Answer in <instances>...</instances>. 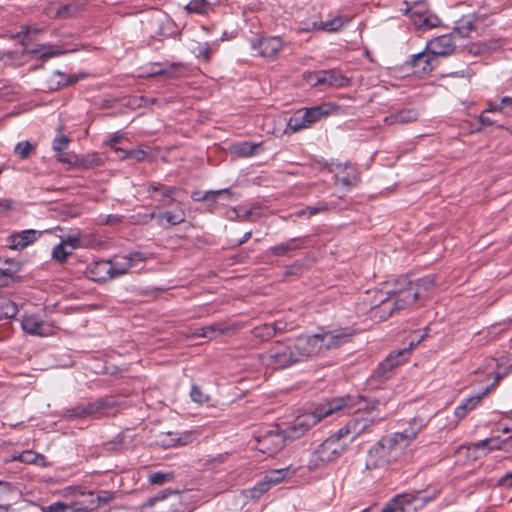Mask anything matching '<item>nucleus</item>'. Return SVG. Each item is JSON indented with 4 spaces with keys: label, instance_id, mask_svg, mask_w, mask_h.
<instances>
[{
    "label": "nucleus",
    "instance_id": "obj_1",
    "mask_svg": "<svg viewBox=\"0 0 512 512\" xmlns=\"http://www.w3.org/2000/svg\"><path fill=\"white\" fill-rule=\"evenodd\" d=\"M379 400H368L363 396H346L333 398L319 404L312 412L298 416L286 429H283L286 440H294L303 436L311 427L323 418L335 413L350 415L360 411H372Z\"/></svg>",
    "mask_w": 512,
    "mask_h": 512
},
{
    "label": "nucleus",
    "instance_id": "obj_2",
    "mask_svg": "<svg viewBox=\"0 0 512 512\" xmlns=\"http://www.w3.org/2000/svg\"><path fill=\"white\" fill-rule=\"evenodd\" d=\"M417 434L418 430L410 428L382 437L368 450L366 468L379 469L397 462L403 455L405 447Z\"/></svg>",
    "mask_w": 512,
    "mask_h": 512
},
{
    "label": "nucleus",
    "instance_id": "obj_3",
    "mask_svg": "<svg viewBox=\"0 0 512 512\" xmlns=\"http://www.w3.org/2000/svg\"><path fill=\"white\" fill-rule=\"evenodd\" d=\"M311 357V344L305 335L286 341H276L261 355L263 364L273 369H285Z\"/></svg>",
    "mask_w": 512,
    "mask_h": 512
},
{
    "label": "nucleus",
    "instance_id": "obj_4",
    "mask_svg": "<svg viewBox=\"0 0 512 512\" xmlns=\"http://www.w3.org/2000/svg\"><path fill=\"white\" fill-rule=\"evenodd\" d=\"M419 297V291L414 282L406 277L399 278L387 294H379L377 303H383L382 318H389L394 312L406 309L413 305Z\"/></svg>",
    "mask_w": 512,
    "mask_h": 512
},
{
    "label": "nucleus",
    "instance_id": "obj_5",
    "mask_svg": "<svg viewBox=\"0 0 512 512\" xmlns=\"http://www.w3.org/2000/svg\"><path fill=\"white\" fill-rule=\"evenodd\" d=\"M355 334V330L351 328H338L333 330H323L314 335H305L308 342L311 344V356L341 347L342 345L351 341Z\"/></svg>",
    "mask_w": 512,
    "mask_h": 512
},
{
    "label": "nucleus",
    "instance_id": "obj_6",
    "mask_svg": "<svg viewBox=\"0 0 512 512\" xmlns=\"http://www.w3.org/2000/svg\"><path fill=\"white\" fill-rule=\"evenodd\" d=\"M254 439L256 441L255 449L269 456L279 452L286 441L285 435L278 425L255 435Z\"/></svg>",
    "mask_w": 512,
    "mask_h": 512
},
{
    "label": "nucleus",
    "instance_id": "obj_7",
    "mask_svg": "<svg viewBox=\"0 0 512 512\" xmlns=\"http://www.w3.org/2000/svg\"><path fill=\"white\" fill-rule=\"evenodd\" d=\"M114 407V403L108 398H98L88 403H80L65 410V417L68 419L97 418L103 411Z\"/></svg>",
    "mask_w": 512,
    "mask_h": 512
},
{
    "label": "nucleus",
    "instance_id": "obj_8",
    "mask_svg": "<svg viewBox=\"0 0 512 512\" xmlns=\"http://www.w3.org/2000/svg\"><path fill=\"white\" fill-rule=\"evenodd\" d=\"M348 446L347 442H335L333 439H325L313 452L311 464L315 467L323 466L338 459Z\"/></svg>",
    "mask_w": 512,
    "mask_h": 512
},
{
    "label": "nucleus",
    "instance_id": "obj_9",
    "mask_svg": "<svg viewBox=\"0 0 512 512\" xmlns=\"http://www.w3.org/2000/svg\"><path fill=\"white\" fill-rule=\"evenodd\" d=\"M294 474L295 469H291L290 466L282 469L269 471L268 473H266L264 478L253 487L252 496H260L261 494L267 492L270 489L271 485L278 484L281 481L292 477Z\"/></svg>",
    "mask_w": 512,
    "mask_h": 512
},
{
    "label": "nucleus",
    "instance_id": "obj_10",
    "mask_svg": "<svg viewBox=\"0 0 512 512\" xmlns=\"http://www.w3.org/2000/svg\"><path fill=\"white\" fill-rule=\"evenodd\" d=\"M439 64L436 56L431 50L421 51L414 54L410 60L406 61L405 65L410 67L414 74H428L432 72Z\"/></svg>",
    "mask_w": 512,
    "mask_h": 512
},
{
    "label": "nucleus",
    "instance_id": "obj_11",
    "mask_svg": "<svg viewBox=\"0 0 512 512\" xmlns=\"http://www.w3.org/2000/svg\"><path fill=\"white\" fill-rule=\"evenodd\" d=\"M407 349L398 351L396 355L389 354L382 362L379 363L370 377V381L384 382L390 379L393 375V370L399 366L403 361V355Z\"/></svg>",
    "mask_w": 512,
    "mask_h": 512
},
{
    "label": "nucleus",
    "instance_id": "obj_12",
    "mask_svg": "<svg viewBox=\"0 0 512 512\" xmlns=\"http://www.w3.org/2000/svg\"><path fill=\"white\" fill-rule=\"evenodd\" d=\"M251 47L261 57L274 58L283 48V41L278 36L264 37L254 40Z\"/></svg>",
    "mask_w": 512,
    "mask_h": 512
},
{
    "label": "nucleus",
    "instance_id": "obj_13",
    "mask_svg": "<svg viewBox=\"0 0 512 512\" xmlns=\"http://www.w3.org/2000/svg\"><path fill=\"white\" fill-rule=\"evenodd\" d=\"M420 491L415 494L403 493L394 496L384 507V512H397L406 511V506L412 504L416 500L420 499ZM438 492H435L431 497L421 498L422 504L427 503L436 498Z\"/></svg>",
    "mask_w": 512,
    "mask_h": 512
},
{
    "label": "nucleus",
    "instance_id": "obj_14",
    "mask_svg": "<svg viewBox=\"0 0 512 512\" xmlns=\"http://www.w3.org/2000/svg\"><path fill=\"white\" fill-rule=\"evenodd\" d=\"M454 33L435 37L427 43V49L438 59L439 56H448L455 50Z\"/></svg>",
    "mask_w": 512,
    "mask_h": 512
},
{
    "label": "nucleus",
    "instance_id": "obj_15",
    "mask_svg": "<svg viewBox=\"0 0 512 512\" xmlns=\"http://www.w3.org/2000/svg\"><path fill=\"white\" fill-rule=\"evenodd\" d=\"M379 294H387V290H379V289H371L364 292L362 296L363 303L368 307V311L370 313V317L373 319H377L378 321H385L388 318H382L384 315L383 311V303H377L379 299Z\"/></svg>",
    "mask_w": 512,
    "mask_h": 512
},
{
    "label": "nucleus",
    "instance_id": "obj_16",
    "mask_svg": "<svg viewBox=\"0 0 512 512\" xmlns=\"http://www.w3.org/2000/svg\"><path fill=\"white\" fill-rule=\"evenodd\" d=\"M308 236L296 237L282 242L269 249V253L273 256H290L296 250L306 247Z\"/></svg>",
    "mask_w": 512,
    "mask_h": 512
},
{
    "label": "nucleus",
    "instance_id": "obj_17",
    "mask_svg": "<svg viewBox=\"0 0 512 512\" xmlns=\"http://www.w3.org/2000/svg\"><path fill=\"white\" fill-rule=\"evenodd\" d=\"M185 220L186 214L184 209L180 206V203H178L173 210H167L157 214V224L164 228L182 224Z\"/></svg>",
    "mask_w": 512,
    "mask_h": 512
},
{
    "label": "nucleus",
    "instance_id": "obj_18",
    "mask_svg": "<svg viewBox=\"0 0 512 512\" xmlns=\"http://www.w3.org/2000/svg\"><path fill=\"white\" fill-rule=\"evenodd\" d=\"M286 330V323L282 321L274 323H265L253 328L251 331L254 338L261 341H268L275 335L283 333Z\"/></svg>",
    "mask_w": 512,
    "mask_h": 512
},
{
    "label": "nucleus",
    "instance_id": "obj_19",
    "mask_svg": "<svg viewBox=\"0 0 512 512\" xmlns=\"http://www.w3.org/2000/svg\"><path fill=\"white\" fill-rule=\"evenodd\" d=\"M85 74L78 75H67L61 71H55L52 76L48 79L47 88L50 91H56L67 86H71L77 83L80 79H83Z\"/></svg>",
    "mask_w": 512,
    "mask_h": 512
},
{
    "label": "nucleus",
    "instance_id": "obj_20",
    "mask_svg": "<svg viewBox=\"0 0 512 512\" xmlns=\"http://www.w3.org/2000/svg\"><path fill=\"white\" fill-rule=\"evenodd\" d=\"M111 260H101L93 263L87 269L89 277L98 283H104L112 279Z\"/></svg>",
    "mask_w": 512,
    "mask_h": 512
},
{
    "label": "nucleus",
    "instance_id": "obj_21",
    "mask_svg": "<svg viewBox=\"0 0 512 512\" xmlns=\"http://www.w3.org/2000/svg\"><path fill=\"white\" fill-rule=\"evenodd\" d=\"M22 329L35 336H47L49 334V327L36 315L25 316L21 321Z\"/></svg>",
    "mask_w": 512,
    "mask_h": 512
},
{
    "label": "nucleus",
    "instance_id": "obj_22",
    "mask_svg": "<svg viewBox=\"0 0 512 512\" xmlns=\"http://www.w3.org/2000/svg\"><path fill=\"white\" fill-rule=\"evenodd\" d=\"M148 190L159 193L162 198L168 199L167 202H162L161 204L157 205L155 209H161L163 207L170 206L172 203L175 202V196L179 192V188L175 186H167L165 184L159 183V182H151L148 184Z\"/></svg>",
    "mask_w": 512,
    "mask_h": 512
},
{
    "label": "nucleus",
    "instance_id": "obj_23",
    "mask_svg": "<svg viewBox=\"0 0 512 512\" xmlns=\"http://www.w3.org/2000/svg\"><path fill=\"white\" fill-rule=\"evenodd\" d=\"M40 235L41 232L32 229L15 233L9 237L10 248L23 249L36 241Z\"/></svg>",
    "mask_w": 512,
    "mask_h": 512
},
{
    "label": "nucleus",
    "instance_id": "obj_24",
    "mask_svg": "<svg viewBox=\"0 0 512 512\" xmlns=\"http://www.w3.org/2000/svg\"><path fill=\"white\" fill-rule=\"evenodd\" d=\"M322 86L341 88L349 84V79L339 70H320Z\"/></svg>",
    "mask_w": 512,
    "mask_h": 512
},
{
    "label": "nucleus",
    "instance_id": "obj_25",
    "mask_svg": "<svg viewBox=\"0 0 512 512\" xmlns=\"http://www.w3.org/2000/svg\"><path fill=\"white\" fill-rule=\"evenodd\" d=\"M374 423V418H363L360 416L351 418L348 421V427H351L352 430V437L350 442H352L357 436L366 432Z\"/></svg>",
    "mask_w": 512,
    "mask_h": 512
},
{
    "label": "nucleus",
    "instance_id": "obj_26",
    "mask_svg": "<svg viewBox=\"0 0 512 512\" xmlns=\"http://www.w3.org/2000/svg\"><path fill=\"white\" fill-rule=\"evenodd\" d=\"M45 30V27H40L38 25H22L14 38L21 39L20 44L27 47L32 41V36L43 33Z\"/></svg>",
    "mask_w": 512,
    "mask_h": 512
},
{
    "label": "nucleus",
    "instance_id": "obj_27",
    "mask_svg": "<svg viewBox=\"0 0 512 512\" xmlns=\"http://www.w3.org/2000/svg\"><path fill=\"white\" fill-rule=\"evenodd\" d=\"M261 143L243 141L232 146L231 152L238 157H250L259 153Z\"/></svg>",
    "mask_w": 512,
    "mask_h": 512
},
{
    "label": "nucleus",
    "instance_id": "obj_28",
    "mask_svg": "<svg viewBox=\"0 0 512 512\" xmlns=\"http://www.w3.org/2000/svg\"><path fill=\"white\" fill-rule=\"evenodd\" d=\"M418 113L413 109H405L391 114L385 118L387 124H405L417 120Z\"/></svg>",
    "mask_w": 512,
    "mask_h": 512
},
{
    "label": "nucleus",
    "instance_id": "obj_29",
    "mask_svg": "<svg viewBox=\"0 0 512 512\" xmlns=\"http://www.w3.org/2000/svg\"><path fill=\"white\" fill-rule=\"evenodd\" d=\"M217 195H225L227 200H232L234 193L228 188L220 190H209L206 192L193 191L191 193V198L195 202H201L209 199L214 200L215 196Z\"/></svg>",
    "mask_w": 512,
    "mask_h": 512
},
{
    "label": "nucleus",
    "instance_id": "obj_30",
    "mask_svg": "<svg viewBox=\"0 0 512 512\" xmlns=\"http://www.w3.org/2000/svg\"><path fill=\"white\" fill-rule=\"evenodd\" d=\"M483 392L477 396H471L466 398L460 405H458L455 409V416L458 418H464L466 414L473 410L485 397Z\"/></svg>",
    "mask_w": 512,
    "mask_h": 512
},
{
    "label": "nucleus",
    "instance_id": "obj_31",
    "mask_svg": "<svg viewBox=\"0 0 512 512\" xmlns=\"http://www.w3.org/2000/svg\"><path fill=\"white\" fill-rule=\"evenodd\" d=\"M236 328H237L236 325L226 326L221 323H215V324L201 328L200 329L201 333H199L198 335L201 337H204V338L212 339L217 334H226L231 330H235Z\"/></svg>",
    "mask_w": 512,
    "mask_h": 512
},
{
    "label": "nucleus",
    "instance_id": "obj_32",
    "mask_svg": "<svg viewBox=\"0 0 512 512\" xmlns=\"http://www.w3.org/2000/svg\"><path fill=\"white\" fill-rule=\"evenodd\" d=\"M83 9V5L79 2L62 3L58 8V19H70L76 17Z\"/></svg>",
    "mask_w": 512,
    "mask_h": 512
},
{
    "label": "nucleus",
    "instance_id": "obj_33",
    "mask_svg": "<svg viewBox=\"0 0 512 512\" xmlns=\"http://www.w3.org/2000/svg\"><path fill=\"white\" fill-rule=\"evenodd\" d=\"M302 114L303 117L306 118L304 121L308 122L311 125L319 121L322 117L327 116L329 114V110L326 104H322L319 106L306 108Z\"/></svg>",
    "mask_w": 512,
    "mask_h": 512
},
{
    "label": "nucleus",
    "instance_id": "obj_34",
    "mask_svg": "<svg viewBox=\"0 0 512 512\" xmlns=\"http://www.w3.org/2000/svg\"><path fill=\"white\" fill-rule=\"evenodd\" d=\"M475 21L472 16H464L458 22L453 30L455 35L461 38L468 37L470 32L475 30Z\"/></svg>",
    "mask_w": 512,
    "mask_h": 512
},
{
    "label": "nucleus",
    "instance_id": "obj_35",
    "mask_svg": "<svg viewBox=\"0 0 512 512\" xmlns=\"http://www.w3.org/2000/svg\"><path fill=\"white\" fill-rule=\"evenodd\" d=\"M39 48H35L30 50L31 54H36L40 52V48H45V50L39 55V59H49L56 56H61L67 53V50L62 49L59 45H47L42 46L38 45Z\"/></svg>",
    "mask_w": 512,
    "mask_h": 512
},
{
    "label": "nucleus",
    "instance_id": "obj_36",
    "mask_svg": "<svg viewBox=\"0 0 512 512\" xmlns=\"http://www.w3.org/2000/svg\"><path fill=\"white\" fill-rule=\"evenodd\" d=\"M132 268V263H130L125 256H121L118 260L111 261V269L112 279L122 276Z\"/></svg>",
    "mask_w": 512,
    "mask_h": 512
},
{
    "label": "nucleus",
    "instance_id": "obj_37",
    "mask_svg": "<svg viewBox=\"0 0 512 512\" xmlns=\"http://www.w3.org/2000/svg\"><path fill=\"white\" fill-rule=\"evenodd\" d=\"M74 166L82 169H90L101 164V159L97 155L73 156Z\"/></svg>",
    "mask_w": 512,
    "mask_h": 512
},
{
    "label": "nucleus",
    "instance_id": "obj_38",
    "mask_svg": "<svg viewBox=\"0 0 512 512\" xmlns=\"http://www.w3.org/2000/svg\"><path fill=\"white\" fill-rule=\"evenodd\" d=\"M440 24V19L436 16L431 14L429 11L425 14H422L419 19H415V26H417L419 29H431L435 28Z\"/></svg>",
    "mask_w": 512,
    "mask_h": 512
},
{
    "label": "nucleus",
    "instance_id": "obj_39",
    "mask_svg": "<svg viewBox=\"0 0 512 512\" xmlns=\"http://www.w3.org/2000/svg\"><path fill=\"white\" fill-rule=\"evenodd\" d=\"M18 313V307L15 302L9 299L0 301V321L4 319H12Z\"/></svg>",
    "mask_w": 512,
    "mask_h": 512
},
{
    "label": "nucleus",
    "instance_id": "obj_40",
    "mask_svg": "<svg viewBox=\"0 0 512 512\" xmlns=\"http://www.w3.org/2000/svg\"><path fill=\"white\" fill-rule=\"evenodd\" d=\"M475 449H486L487 452L502 449V441L498 437L486 438L472 444Z\"/></svg>",
    "mask_w": 512,
    "mask_h": 512
},
{
    "label": "nucleus",
    "instance_id": "obj_41",
    "mask_svg": "<svg viewBox=\"0 0 512 512\" xmlns=\"http://www.w3.org/2000/svg\"><path fill=\"white\" fill-rule=\"evenodd\" d=\"M35 150L36 144H32L29 141H22L15 146L14 153L20 159L24 160L28 159Z\"/></svg>",
    "mask_w": 512,
    "mask_h": 512
},
{
    "label": "nucleus",
    "instance_id": "obj_42",
    "mask_svg": "<svg viewBox=\"0 0 512 512\" xmlns=\"http://www.w3.org/2000/svg\"><path fill=\"white\" fill-rule=\"evenodd\" d=\"M406 8L404 10L405 14H409L411 20L415 24V19H419L422 14L427 13L426 5L422 2H416L413 6H410L407 1L404 2Z\"/></svg>",
    "mask_w": 512,
    "mask_h": 512
},
{
    "label": "nucleus",
    "instance_id": "obj_43",
    "mask_svg": "<svg viewBox=\"0 0 512 512\" xmlns=\"http://www.w3.org/2000/svg\"><path fill=\"white\" fill-rule=\"evenodd\" d=\"M185 9L188 13L205 14L212 9V6L208 4L207 0H191Z\"/></svg>",
    "mask_w": 512,
    "mask_h": 512
},
{
    "label": "nucleus",
    "instance_id": "obj_44",
    "mask_svg": "<svg viewBox=\"0 0 512 512\" xmlns=\"http://www.w3.org/2000/svg\"><path fill=\"white\" fill-rule=\"evenodd\" d=\"M343 25V22L340 17H335L329 21L326 22H320L317 24L316 22L313 23V28H316L318 30L328 31V32H336L338 31Z\"/></svg>",
    "mask_w": 512,
    "mask_h": 512
},
{
    "label": "nucleus",
    "instance_id": "obj_45",
    "mask_svg": "<svg viewBox=\"0 0 512 512\" xmlns=\"http://www.w3.org/2000/svg\"><path fill=\"white\" fill-rule=\"evenodd\" d=\"M72 254L71 250H68L61 242L57 244L52 250V259L63 264L67 261V258Z\"/></svg>",
    "mask_w": 512,
    "mask_h": 512
},
{
    "label": "nucleus",
    "instance_id": "obj_46",
    "mask_svg": "<svg viewBox=\"0 0 512 512\" xmlns=\"http://www.w3.org/2000/svg\"><path fill=\"white\" fill-rule=\"evenodd\" d=\"M174 479V473L173 472H152L148 476V480L151 484L154 485H162L166 482H169Z\"/></svg>",
    "mask_w": 512,
    "mask_h": 512
},
{
    "label": "nucleus",
    "instance_id": "obj_47",
    "mask_svg": "<svg viewBox=\"0 0 512 512\" xmlns=\"http://www.w3.org/2000/svg\"><path fill=\"white\" fill-rule=\"evenodd\" d=\"M147 157V152L142 149H124L123 152L119 155L120 159H133L137 162H142Z\"/></svg>",
    "mask_w": 512,
    "mask_h": 512
},
{
    "label": "nucleus",
    "instance_id": "obj_48",
    "mask_svg": "<svg viewBox=\"0 0 512 512\" xmlns=\"http://www.w3.org/2000/svg\"><path fill=\"white\" fill-rule=\"evenodd\" d=\"M305 119L306 118L303 117L302 113L295 114L293 117L290 118V120L288 122V127L293 132H298L304 128H307L310 126V124L308 122L304 121Z\"/></svg>",
    "mask_w": 512,
    "mask_h": 512
},
{
    "label": "nucleus",
    "instance_id": "obj_49",
    "mask_svg": "<svg viewBox=\"0 0 512 512\" xmlns=\"http://www.w3.org/2000/svg\"><path fill=\"white\" fill-rule=\"evenodd\" d=\"M18 460L27 464H40L44 462L45 458L41 454H36L33 451H24L18 456Z\"/></svg>",
    "mask_w": 512,
    "mask_h": 512
},
{
    "label": "nucleus",
    "instance_id": "obj_50",
    "mask_svg": "<svg viewBox=\"0 0 512 512\" xmlns=\"http://www.w3.org/2000/svg\"><path fill=\"white\" fill-rule=\"evenodd\" d=\"M171 494H174L179 497V491H174V490L168 488V489L161 491L156 496L148 498L145 506L152 507L157 502H160V501L166 499L168 497V495H171Z\"/></svg>",
    "mask_w": 512,
    "mask_h": 512
},
{
    "label": "nucleus",
    "instance_id": "obj_51",
    "mask_svg": "<svg viewBox=\"0 0 512 512\" xmlns=\"http://www.w3.org/2000/svg\"><path fill=\"white\" fill-rule=\"evenodd\" d=\"M71 508V505L63 502H56L49 506H43L41 510L42 512H71Z\"/></svg>",
    "mask_w": 512,
    "mask_h": 512
},
{
    "label": "nucleus",
    "instance_id": "obj_52",
    "mask_svg": "<svg viewBox=\"0 0 512 512\" xmlns=\"http://www.w3.org/2000/svg\"><path fill=\"white\" fill-rule=\"evenodd\" d=\"M60 2L58 1H51L45 5L43 8V13L48 18L51 19H58V8H59Z\"/></svg>",
    "mask_w": 512,
    "mask_h": 512
},
{
    "label": "nucleus",
    "instance_id": "obj_53",
    "mask_svg": "<svg viewBox=\"0 0 512 512\" xmlns=\"http://www.w3.org/2000/svg\"><path fill=\"white\" fill-rule=\"evenodd\" d=\"M190 396H191V398H192V400L194 402H197V403H200V404L209 401V396L205 395L202 392V390L198 386H196V385L192 386L191 392H190Z\"/></svg>",
    "mask_w": 512,
    "mask_h": 512
},
{
    "label": "nucleus",
    "instance_id": "obj_54",
    "mask_svg": "<svg viewBox=\"0 0 512 512\" xmlns=\"http://www.w3.org/2000/svg\"><path fill=\"white\" fill-rule=\"evenodd\" d=\"M512 371V366H509L503 372H497L493 383L488 386L484 391L483 395H488L492 389H494L504 377H506Z\"/></svg>",
    "mask_w": 512,
    "mask_h": 512
},
{
    "label": "nucleus",
    "instance_id": "obj_55",
    "mask_svg": "<svg viewBox=\"0 0 512 512\" xmlns=\"http://www.w3.org/2000/svg\"><path fill=\"white\" fill-rule=\"evenodd\" d=\"M304 79L312 87L322 86L320 70L319 71H313V72L305 73L304 74Z\"/></svg>",
    "mask_w": 512,
    "mask_h": 512
},
{
    "label": "nucleus",
    "instance_id": "obj_56",
    "mask_svg": "<svg viewBox=\"0 0 512 512\" xmlns=\"http://www.w3.org/2000/svg\"><path fill=\"white\" fill-rule=\"evenodd\" d=\"M193 53L197 57H202L206 61H209L210 60L211 48H210L208 43L199 44L197 47H195L193 49Z\"/></svg>",
    "mask_w": 512,
    "mask_h": 512
},
{
    "label": "nucleus",
    "instance_id": "obj_57",
    "mask_svg": "<svg viewBox=\"0 0 512 512\" xmlns=\"http://www.w3.org/2000/svg\"><path fill=\"white\" fill-rule=\"evenodd\" d=\"M327 209H328V206L326 204H320L317 206H307L305 209L299 211L298 215L301 216V215L307 214L308 216H313L320 212H324Z\"/></svg>",
    "mask_w": 512,
    "mask_h": 512
},
{
    "label": "nucleus",
    "instance_id": "obj_58",
    "mask_svg": "<svg viewBox=\"0 0 512 512\" xmlns=\"http://www.w3.org/2000/svg\"><path fill=\"white\" fill-rule=\"evenodd\" d=\"M352 434L351 427H348V422L340 428L336 433L329 436V439H333L335 442H344L343 438H345L347 435Z\"/></svg>",
    "mask_w": 512,
    "mask_h": 512
},
{
    "label": "nucleus",
    "instance_id": "obj_59",
    "mask_svg": "<svg viewBox=\"0 0 512 512\" xmlns=\"http://www.w3.org/2000/svg\"><path fill=\"white\" fill-rule=\"evenodd\" d=\"M70 142V139L66 135H61L53 140V150L56 152H62Z\"/></svg>",
    "mask_w": 512,
    "mask_h": 512
},
{
    "label": "nucleus",
    "instance_id": "obj_60",
    "mask_svg": "<svg viewBox=\"0 0 512 512\" xmlns=\"http://www.w3.org/2000/svg\"><path fill=\"white\" fill-rule=\"evenodd\" d=\"M122 139V135L115 133L105 144L120 155L124 149L118 147L117 144L120 143Z\"/></svg>",
    "mask_w": 512,
    "mask_h": 512
},
{
    "label": "nucleus",
    "instance_id": "obj_61",
    "mask_svg": "<svg viewBox=\"0 0 512 512\" xmlns=\"http://www.w3.org/2000/svg\"><path fill=\"white\" fill-rule=\"evenodd\" d=\"M415 285L419 292L420 289L428 290L435 285V277L432 275L426 276L422 279H419Z\"/></svg>",
    "mask_w": 512,
    "mask_h": 512
},
{
    "label": "nucleus",
    "instance_id": "obj_62",
    "mask_svg": "<svg viewBox=\"0 0 512 512\" xmlns=\"http://www.w3.org/2000/svg\"><path fill=\"white\" fill-rule=\"evenodd\" d=\"M496 486L502 489H512V472H507L501 476Z\"/></svg>",
    "mask_w": 512,
    "mask_h": 512
},
{
    "label": "nucleus",
    "instance_id": "obj_63",
    "mask_svg": "<svg viewBox=\"0 0 512 512\" xmlns=\"http://www.w3.org/2000/svg\"><path fill=\"white\" fill-rule=\"evenodd\" d=\"M11 493H14L11 483L0 481V503H4L5 496Z\"/></svg>",
    "mask_w": 512,
    "mask_h": 512
},
{
    "label": "nucleus",
    "instance_id": "obj_64",
    "mask_svg": "<svg viewBox=\"0 0 512 512\" xmlns=\"http://www.w3.org/2000/svg\"><path fill=\"white\" fill-rule=\"evenodd\" d=\"M61 243L65 247L70 246V250L73 251L74 249H76L80 246V237L79 236H68L67 238L62 239Z\"/></svg>",
    "mask_w": 512,
    "mask_h": 512
}]
</instances>
